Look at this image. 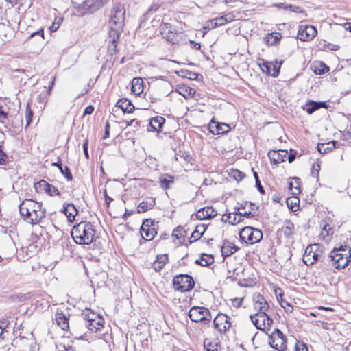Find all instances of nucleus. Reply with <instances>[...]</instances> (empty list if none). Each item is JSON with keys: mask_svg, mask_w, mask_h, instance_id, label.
<instances>
[{"mask_svg": "<svg viewBox=\"0 0 351 351\" xmlns=\"http://www.w3.org/2000/svg\"><path fill=\"white\" fill-rule=\"evenodd\" d=\"M295 351H308V350L304 343L297 341L295 345Z\"/></svg>", "mask_w": 351, "mask_h": 351, "instance_id": "de8ad7c7", "label": "nucleus"}, {"mask_svg": "<svg viewBox=\"0 0 351 351\" xmlns=\"http://www.w3.org/2000/svg\"><path fill=\"white\" fill-rule=\"evenodd\" d=\"M337 141H333L327 143H322L317 145V149L319 153L324 154L332 151L335 148Z\"/></svg>", "mask_w": 351, "mask_h": 351, "instance_id": "7c9ffc66", "label": "nucleus"}, {"mask_svg": "<svg viewBox=\"0 0 351 351\" xmlns=\"http://www.w3.org/2000/svg\"><path fill=\"white\" fill-rule=\"evenodd\" d=\"M95 236L93 225L88 221H81L74 226L71 230V237L77 244L88 245Z\"/></svg>", "mask_w": 351, "mask_h": 351, "instance_id": "7ed1b4c3", "label": "nucleus"}, {"mask_svg": "<svg viewBox=\"0 0 351 351\" xmlns=\"http://www.w3.org/2000/svg\"><path fill=\"white\" fill-rule=\"evenodd\" d=\"M322 250L317 244L308 245L304 252L303 261L306 265H311L320 261L322 258Z\"/></svg>", "mask_w": 351, "mask_h": 351, "instance_id": "1a4fd4ad", "label": "nucleus"}, {"mask_svg": "<svg viewBox=\"0 0 351 351\" xmlns=\"http://www.w3.org/2000/svg\"><path fill=\"white\" fill-rule=\"evenodd\" d=\"M71 343L69 340L63 339L56 343V348L58 351H67Z\"/></svg>", "mask_w": 351, "mask_h": 351, "instance_id": "58836bf2", "label": "nucleus"}, {"mask_svg": "<svg viewBox=\"0 0 351 351\" xmlns=\"http://www.w3.org/2000/svg\"><path fill=\"white\" fill-rule=\"evenodd\" d=\"M328 71H329V68L322 62H317V64L315 65L314 72L315 74L322 75V74L326 73Z\"/></svg>", "mask_w": 351, "mask_h": 351, "instance_id": "e433bc0d", "label": "nucleus"}, {"mask_svg": "<svg viewBox=\"0 0 351 351\" xmlns=\"http://www.w3.org/2000/svg\"><path fill=\"white\" fill-rule=\"evenodd\" d=\"M55 320L56 324L63 330H67L69 328V318L62 313L57 312L56 314Z\"/></svg>", "mask_w": 351, "mask_h": 351, "instance_id": "5701e85b", "label": "nucleus"}, {"mask_svg": "<svg viewBox=\"0 0 351 351\" xmlns=\"http://www.w3.org/2000/svg\"><path fill=\"white\" fill-rule=\"evenodd\" d=\"M62 212L67 217L70 222L75 221V217L78 213V210L73 204H64Z\"/></svg>", "mask_w": 351, "mask_h": 351, "instance_id": "412c9836", "label": "nucleus"}, {"mask_svg": "<svg viewBox=\"0 0 351 351\" xmlns=\"http://www.w3.org/2000/svg\"><path fill=\"white\" fill-rule=\"evenodd\" d=\"M125 10L123 5L120 3H114L112 5L108 21L110 43L117 47L119 36L124 27Z\"/></svg>", "mask_w": 351, "mask_h": 351, "instance_id": "f257e3e1", "label": "nucleus"}, {"mask_svg": "<svg viewBox=\"0 0 351 351\" xmlns=\"http://www.w3.org/2000/svg\"><path fill=\"white\" fill-rule=\"evenodd\" d=\"M178 93L183 95L184 97H186L189 95L194 94L195 90L191 87L182 86L179 87Z\"/></svg>", "mask_w": 351, "mask_h": 351, "instance_id": "4c0bfd02", "label": "nucleus"}, {"mask_svg": "<svg viewBox=\"0 0 351 351\" xmlns=\"http://www.w3.org/2000/svg\"><path fill=\"white\" fill-rule=\"evenodd\" d=\"M217 211L211 206L202 208L196 213V217L199 220L211 219L217 215Z\"/></svg>", "mask_w": 351, "mask_h": 351, "instance_id": "6ab92c4d", "label": "nucleus"}, {"mask_svg": "<svg viewBox=\"0 0 351 351\" xmlns=\"http://www.w3.org/2000/svg\"><path fill=\"white\" fill-rule=\"evenodd\" d=\"M206 225L201 223L196 226L195 230L191 234V238L193 239V241H195L199 239L206 230Z\"/></svg>", "mask_w": 351, "mask_h": 351, "instance_id": "c756f323", "label": "nucleus"}, {"mask_svg": "<svg viewBox=\"0 0 351 351\" xmlns=\"http://www.w3.org/2000/svg\"><path fill=\"white\" fill-rule=\"evenodd\" d=\"M88 140L86 139L83 143V150H84V155L87 159L89 157L88 152Z\"/></svg>", "mask_w": 351, "mask_h": 351, "instance_id": "5fc2aeb1", "label": "nucleus"}, {"mask_svg": "<svg viewBox=\"0 0 351 351\" xmlns=\"http://www.w3.org/2000/svg\"><path fill=\"white\" fill-rule=\"evenodd\" d=\"M221 220L225 223L235 225L242 221V215H239L237 212L230 213L223 215L221 217Z\"/></svg>", "mask_w": 351, "mask_h": 351, "instance_id": "aec40b11", "label": "nucleus"}, {"mask_svg": "<svg viewBox=\"0 0 351 351\" xmlns=\"http://www.w3.org/2000/svg\"><path fill=\"white\" fill-rule=\"evenodd\" d=\"M141 81V80L140 78H134L132 80V91L135 95H139L143 90V87L141 84V82H140Z\"/></svg>", "mask_w": 351, "mask_h": 351, "instance_id": "72a5a7b5", "label": "nucleus"}, {"mask_svg": "<svg viewBox=\"0 0 351 351\" xmlns=\"http://www.w3.org/2000/svg\"><path fill=\"white\" fill-rule=\"evenodd\" d=\"M226 23H230L234 20V15L232 13H228L224 15Z\"/></svg>", "mask_w": 351, "mask_h": 351, "instance_id": "6e6d98bb", "label": "nucleus"}, {"mask_svg": "<svg viewBox=\"0 0 351 351\" xmlns=\"http://www.w3.org/2000/svg\"><path fill=\"white\" fill-rule=\"evenodd\" d=\"M294 225L291 221H286L285 225L282 227V232L285 237L289 238L293 235Z\"/></svg>", "mask_w": 351, "mask_h": 351, "instance_id": "c9c22d12", "label": "nucleus"}, {"mask_svg": "<svg viewBox=\"0 0 351 351\" xmlns=\"http://www.w3.org/2000/svg\"><path fill=\"white\" fill-rule=\"evenodd\" d=\"M163 267H164L163 265H161L160 264L157 263L156 261L153 263V267L155 269V271H160L163 268Z\"/></svg>", "mask_w": 351, "mask_h": 351, "instance_id": "e2e57ef3", "label": "nucleus"}, {"mask_svg": "<svg viewBox=\"0 0 351 351\" xmlns=\"http://www.w3.org/2000/svg\"><path fill=\"white\" fill-rule=\"evenodd\" d=\"M19 211L23 219L31 224H37L45 217V211L39 202L30 199L23 200L19 205Z\"/></svg>", "mask_w": 351, "mask_h": 351, "instance_id": "f03ea898", "label": "nucleus"}, {"mask_svg": "<svg viewBox=\"0 0 351 351\" xmlns=\"http://www.w3.org/2000/svg\"><path fill=\"white\" fill-rule=\"evenodd\" d=\"M250 317L257 329L265 332L270 330L274 322L267 312L264 313H255L250 315Z\"/></svg>", "mask_w": 351, "mask_h": 351, "instance_id": "0eeeda50", "label": "nucleus"}, {"mask_svg": "<svg viewBox=\"0 0 351 351\" xmlns=\"http://www.w3.org/2000/svg\"><path fill=\"white\" fill-rule=\"evenodd\" d=\"M271 63L270 65H268L265 71V73L267 75H269L272 77H277L280 72V68L282 64V62L280 63L279 65H278V62H269Z\"/></svg>", "mask_w": 351, "mask_h": 351, "instance_id": "bb28decb", "label": "nucleus"}, {"mask_svg": "<svg viewBox=\"0 0 351 351\" xmlns=\"http://www.w3.org/2000/svg\"><path fill=\"white\" fill-rule=\"evenodd\" d=\"M156 261L160 264L161 265L165 266L166 263L168 262L167 254H160L157 256Z\"/></svg>", "mask_w": 351, "mask_h": 351, "instance_id": "49530a36", "label": "nucleus"}, {"mask_svg": "<svg viewBox=\"0 0 351 351\" xmlns=\"http://www.w3.org/2000/svg\"><path fill=\"white\" fill-rule=\"evenodd\" d=\"M233 176L234 178H237V176L239 177L240 180H241L243 178V173L242 172H241L239 170H235L234 172H233Z\"/></svg>", "mask_w": 351, "mask_h": 351, "instance_id": "774afa93", "label": "nucleus"}, {"mask_svg": "<svg viewBox=\"0 0 351 351\" xmlns=\"http://www.w3.org/2000/svg\"><path fill=\"white\" fill-rule=\"evenodd\" d=\"M237 250L238 247L234 243L225 241L221 246V254L223 256H229Z\"/></svg>", "mask_w": 351, "mask_h": 351, "instance_id": "b1692460", "label": "nucleus"}, {"mask_svg": "<svg viewBox=\"0 0 351 351\" xmlns=\"http://www.w3.org/2000/svg\"><path fill=\"white\" fill-rule=\"evenodd\" d=\"M239 237L243 241L254 244L259 242L263 239V233L258 229L246 226L240 230Z\"/></svg>", "mask_w": 351, "mask_h": 351, "instance_id": "423d86ee", "label": "nucleus"}, {"mask_svg": "<svg viewBox=\"0 0 351 351\" xmlns=\"http://www.w3.org/2000/svg\"><path fill=\"white\" fill-rule=\"evenodd\" d=\"M322 107H326V104L324 102H316V101L310 100L302 106V108L308 114H311L315 110H317Z\"/></svg>", "mask_w": 351, "mask_h": 351, "instance_id": "4be33fe9", "label": "nucleus"}, {"mask_svg": "<svg viewBox=\"0 0 351 351\" xmlns=\"http://www.w3.org/2000/svg\"><path fill=\"white\" fill-rule=\"evenodd\" d=\"M216 20H217V21H217V23H218V25H219V26H221V25H224V24L227 23H226V20H225L224 15H223V16H219V17H216Z\"/></svg>", "mask_w": 351, "mask_h": 351, "instance_id": "13d9d810", "label": "nucleus"}, {"mask_svg": "<svg viewBox=\"0 0 351 351\" xmlns=\"http://www.w3.org/2000/svg\"><path fill=\"white\" fill-rule=\"evenodd\" d=\"M83 316L89 330L97 332L103 326L104 319L95 313L86 310L83 313Z\"/></svg>", "mask_w": 351, "mask_h": 351, "instance_id": "9d476101", "label": "nucleus"}, {"mask_svg": "<svg viewBox=\"0 0 351 351\" xmlns=\"http://www.w3.org/2000/svg\"><path fill=\"white\" fill-rule=\"evenodd\" d=\"M109 129H110V125L109 123L107 121L105 125V134L104 138H106L109 136Z\"/></svg>", "mask_w": 351, "mask_h": 351, "instance_id": "0e129e2a", "label": "nucleus"}, {"mask_svg": "<svg viewBox=\"0 0 351 351\" xmlns=\"http://www.w3.org/2000/svg\"><path fill=\"white\" fill-rule=\"evenodd\" d=\"M189 316L194 322H202L204 324L211 321L212 316L209 310L205 307L193 306L189 312Z\"/></svg>", "mask_w": 351, "mask_h": 351, "instance_id": "6e6552de", "label": "nucleus"}, {"mask_svg": "<svg viewBox=\"0 0 351 351\" xmlns=\"http://www.w3.org/2000/svg\"><path fill=\"white\" fill-rule=\"evenodd\" d=\"M155 205V199L150 198L149 201H143L137 206V213H142L151 210Z\"/></svg>", "mask_w": 351, "mask_h": 351, "instance_id": "cd10ccee", "label": "nucleus"}, {"mask_svg": "<svg viewBox=\"0 0 351 351\" xmlns=\"http://www.w3.org/2000/svg\"><path fill=\"white\" fill-rule=\"evenodd\" d=\"M241 302H242V299H240V298H235L234 300H233V305L234 306H236V307H239L241 304Z\"/></svg>", "mask_w": 351, "mask_h": 351, "instance_id": "338daca9", "label": "nucleus"}, {"mask_svg": "<svg viewBox=\"0 0 351 351\" xmlns=\"http://www.w3.org/2000/svg\"><path fill=\"white\" fill-rule=\"evenodd\" d=\"M238 269L237 268H235L234 270H233V276H232L230 274H231V271L230 269H228V276L227 277L228 278H236L237 276L239 275V272L237 271Z\"/></svg>", "mask_w": 351, "mask_h": 351, "instance_id": "052dcab7", "label": "nucleus"}, {"mask_svg": "<svg viewBox=\"0 0 351 351\" xmlns=\"http://www.w3.org/2000/svg\"><path fill=\"white\" fill-rule=\"evenodd\" d=\"M238 213H239V215H242V218L243 217H246L247 218H250V217H252L253 216H254L255 213H252L251 211H249V212H244V213H241V212H239L238 210Z\"/></svg>", "mask_w": 351, "mask_h": 351, "instance_id": "bf43d9fd", "label": "nucleus"}, {"mask_svg": "<svg viewBox=\"0 0 351 351\" xmlns=\"http://www.w3.org/2000/svg\"><path fill=\"white\" fill-rule=\"evenodd\" d=\"M215 328L220 333H225L229 330L232 324L230 322V318L225 314H218L213 320Z\"/></svg>", "mask_w": 351, "mask_h": 351, "instance_id": "ddd939ff", "label": "nucleus"}, {"mask_svg": "<svg viewBox=\"0 0 351 351\" xmlns=\"http://www.w3.org/2000/svg\"><path fill=\"white\" fill-rule=\"evenodd\" d=\"M214 262V258L212 255L203 254L200 259H197L195 263L201 265L202 266L210 265Z\"/></svg>", "mask_w": 351, "mask_h": 351, "instance_id": "2f4dec72", "label": "nucleus"}, {"mask_svg": "<svg viewBox=\"0 0 351 351\" xmlns=\"http://www.w3.org/2000/svg\"><path fill=\"white\" fill-rule=\"evenodd\" d=\"M267 43L268 45H273L277 43L279 40V37L277 35H274V34H269L266 37Z\"/></svg>", "mask_w": 351, "mask_h": 351, "instance_id": "37998d69", "label": "nucleus"}, {"mask_svg": "<svg viewBox=\"0 0 351 351\" xmlns=\"http://www.w3.org/2000/svg\"><path fill=\"white\" fill-rule=\"evenodd\" d=\"M287 203L288 206L290 207V208L292 210H294L295 208V210H297L296 208H297V204L299 203V199L295 197L288 198L287 200Z\"/></svg>", "mask_w": 351, "mask_h": 351, "instance_id": "ea45409f", "label": "nucleus"}, {"mask_svg": "<svg viewBox=\"0 0 351 351\" xmlns=\"http://www.w3.org/2000/svg\"><path fill=\"white\" fill-rule=\"evenodd\" d=\"M276 6L279 8H282L283 10H289L295 13H303L304 11L299 6L291 5V4H286V3H278Z\"/></svg>", "mask_w": 351, "mask_h": 351, "instance_id": "473e14b6", "label": "nucleus"}, {"mask_svg": "<svg viewBox=\"0 0 351 351\" xmlns=\"http://www.w3.org/2000/svg\"><path fill=\"white\" fill-rule=\"evenodd\" d=\"M163 36L169 41L174 43L176 40L177 34L173 30H168Z\"/></svg>", "mask_w": 351, "mask_h": 351, "instance_id": "a19ab883", "label": "nucleus"}, {"mask_svg": "<svg viewBox=\"0 0 351 351\" xmlns=\"http://www.w3.org/2000/svg\"><path fill=\"white\" fill-rule=\"evenodd\" d=\"M173 284L176 290L184 293L191 291L195 285V282L191 276L180 274L173 278Z\"/></svg>", "mask_w": 351, "mask_h": 351, "instance_id": "39448f33", "label": "nucleus"}, {"mask_svg": "<svg viewBox=\"0 0 351 351\" xmlns=\"http://www.w3.org/2000/svg\"><path fill=\"white\" fill-rule=\"evenodd\" d=\"M94 111V107L92 105L88 106L84 111V116L86 114H91Z\"/></svg>", "mask_w": 351, "mask_h": 351, "instance_id": "4d7b16f0", "label": "nucleus"}, {"mask_svg": "<svg viewBox=\"0 0 351 351\" xmlns=\"http://www.w3.org/2000/svg\"><path fill=\"white\" fill-rule=\"evenodd\" d=\"M117 106L120 108L123 112L130 113L134 110V105L128 99H121L117 102Z\"/></svg>", "mask_w": 351, "mask_h": 351, "instance_id": "393cba45", "label": "nucleus"}, {"mask_svg": "<svg viewBox=\"0 0 351 351\" xmlns=\"http://www.w3.org/2000/svg\"><path fill=\"white\" fill-rule=\"evenodd\" d=\"M168 30H171V27L169 23H164L161 25V34H165Z\"/></svg>", "mask_w": 351, "mask_h": 351, "instance_id": "603ef678", "label": "nucleus"}, {"mask_svg": "<svg viewBox=\"0 0 351 351\" xmlns=\"http://www.w3.org/2000/svg\"><path fill=\"white\" fill-rule=\"evenodd\" d=\"M269 343L278 351H285L287 348V338L279 329H275L269 336Z\"/></svg>", "mask_w": 351, "mask_h": 351, "instance_id": "9b49d317", "label": "nucleus"}, {"mask_svg": "<svg viewBox=\"0 0 351 351\" xmlns=\"http://www.w3.org/2000/svg\"><path fill=\"white\" fill-rule=\"evenodd\" d=\"M40 34L42 38H44L43 29H40V30H38L37 32H35L31 34L29 37L32 38V37H34L36 35H40Z\"/></svg>", "mask_w": 351, "mask_h": 351, "instance_id": "69168bd1", "label": "nucleus"}, {"mask_svg": "<svg viewBox=\"0 0 351 351\" xmlns=\"http://www.w3.org/2000/svg\"><path fill=\"white\" fill-rule=\"evenodd\" d=\"M254 308L257 311L256 313H264L267 312L269 308L266 300L260 293H256L253 295Z\"/></svg>", "mask_w": 351, "mask_h": 351, "instance_id": "2eb2a0df", "label": "nucleus"}, {"mask_svg": "<svg viewBox=\"0 0 351 351\" xmlns=\"http://www.w3.org/2000/svg\"><path fill=\"white\" fill-rule=\"evenodd\" d=\"M287 155L288 152L287 150H271L268 152V157L271 162L275 164L284 162Z\"/></svg>", "mask_w": 351, "mask_h": 351, "instance_id": "a211bd4d", "label": "nucleus"}, {"mask_svg": "<svg viewBox=\"0 0 351 351\" xmlns=\"http://www.w3.org/2000/svg\"><path fill=\"white\" fill-rule=\"evenodd\" d=\"M165 119L160 116H157L150 119L149 125L156 132H160Z\"/></svg>", "mask_w": 351, "mask_h": 351, "instance_id": "a878e982", "label": "nucleus"}, {"mask_svg": "<svg viewBox=\"0 0 351 351\" xmlns=\"http://www.w3.org/2000/svg\"><path fill=\"white\" fill-rule=\"evenodd\" d=\"M173 182V179L170 176L164 177L160 180V184L163 189H168L169 187V184Z\"/></svg>", "mask_w": 351, "mask_h": 351, "instance_id": "79ce46f5", "label": "nucleus"}, {"mask_svg": "<svg viewBox=\"0 0 351 351\" xmlns=\"http://www.w3.org/2000/svg\"><path fill=\"white\" fill-rule=\"evenodd\" d=\"M208 129L213 134H221L228 132L230 127L226 123H219L212 119L209 123Z\"/></svg>", "mask_w": 351, "mask_h": 351, "instance_id": "dca6fc26", "label": "nucleus"}, {"mask_svg": "<svg viewBox=\"0 0 351 351\" xmlns=\"http://www.w3.org/2000/svg\"><path fill=\"white\" fill-rule=\"evenodd\" d=\"M204 346L206 351H219V343L217 339H205Z\"/></svg>", "mask_w": 351, "mask_h": 351, "instance_id": "c85d7f7f", "label": "nucleus"}, {"mask_svg": "<svg viewBox=\"0 0 351 351\" xmlns=\"http://www.w3.org/2000/svg\"><path fill=\"white\" fill-rule=\"evenodd\" d=\"M216 21H217L216 18L209 21L208 22V28H215V27H219V25H218V23H217Z\"/></svg>", "mask_w": 351, "mask_h": 351, "instance_id": "864d4df0", "label": "nucleus"}, {"mask_svg": "<svg viewBox=\"0 0 351 351\" xmlns=\"http://www.w3.org/2000/svg\"><path fill=\"white\" fill-rule=\"evenodd\" d=\"M295 181L299 180V179L297 178H295ZM296 184H297V186H293V183L289 184V189H290V190L292 191L293 195H298L300 193L299 183L298 182H296Z\"/></svg>", "mask_w": 351, "mask_h": 351, "instance_id": "09e8293b", "label": "nucleus"}, {"mask_svg": "<svg viewBox=\"0 0 351 351\" xmlns=\"http://www.w3.org/2000/svg\"><path fill=\"white\" fill-rule=\"evenodd\" d=\"M320 170V165L315 163L312 165L311 175V176L317 178L319 176V171Z\"/></svg>", "mask_w": 351, "mask_h": 351, "instance_id": "c03bdc74", "label": "nucleus"}, {"mask_svg": "<svg viewBox=\"0 0 351 351\" xmlns=\"http://www.w3.org/2000/svg\"><path fill=\"white\" fill-rule=\"evenodd\" d=\"M258 64L262 71L264 73L266 68L269 66L268 65H270L271 63L268 61H265L264 59H259L258 62Z\"/></svg>", "mask_w": 351, "mask_h": 351, "instance_id": "3c124183", "label": "nucleus"}, {"mask_svg": "<svg viewBox=\"0 0 351 351\" xmlns=\"http://www.w3.org/2000/svg\"><path fill=\"white\" fill-rule=\"evenodd\" d=\"M33 112L29 108V105H27L26 110H25V120L27 122V126L29 125L32 121Z\"/></svg>", "mask_w": 351, "mask_h": 351, "instance_id": "a18cd8bd", "label": "nucleus"}, {"mask_svg": "<svg viewBox=\"0 0 351 351\" xmlns=\"http://www.w3.org/2000/svg\"><path fill=\"white\" fill-rule=\"evenodd\" d=\"M317 29L312 25H300L298 29V38L302 41L312 40L317 35Z\"/></svg>", "mask_w": 351, "mask_h": 351, "instance_id": "4468645a", "label": "nucleus"}, {"mask_svg": "<svg viewBox=\"0 0 351 351\" xmlns=\"http://www.w3.org/2000/svg\"><path fill=\"white\" fill-rule=\"evenodd\" d=\"M8 161L7 154L2 150V147L0 145V165H5Z\"/></svg>", "mask_w": 351, "mask_h": 351, "instance_id": "8fccbe9b", "label": "nucleus"}, {"mask_svg": "<svg viewBox=\"0 0 351 351\" xmlns=\"http://www.w3.org/2000/svg\"><path fill=\"white\" fill-rule=\"evenodd\" d=\"M36 188H38L41 190L45 191L50 196L60 195V193L58 190L53 185L49 184L47 181L42 180L36 184Z\"/></svg>", "mask_w": 351, "mask_h": 351, "instance_id": "f3484780", "label": "nucleus"}, {"mask_svg": "<svg viewBox=\"0 0 351 351\" xmlns=\"http://www.w3.org/2000/svg\"><path fill=\"white\" fill-rule=\"evenodd\" d=\"M155 226L156 224L151 219H145L141 227L142 237L147 241L152 240L157 234Z\"/></svg>", "mask_w": 351, "mask_h": 351, "instance_id": "f8f14e48", "label": "nucleus"}, {"mask_svg": "<svg viewBox=\"0 0 351 351\" xmlns=\"http://www.w3.org/2000/svg\"><path fill=\"white\" fill-rule=\"evenodd\" d=\"M53 165L58 167L62 174L64 175L68 180H72V174L67 166L63 167L60 162L53 163Z\"/></svg>", "mask_w": 351, "mask_h": 351, "instance_id": "f704fd0d", "label": "nucleus"}, {"mask_svg": "<svg viewBox=\"0 0 351 351\" xmlns=\"http://www.w3.org/2000/svg\"><path fill=\"white\" fill-rule=\"evenodd\" d=\"M256 186L258 190V191L261 193V194H264L265 193V191H264V189L263 187V186L261 185V182L259 180V179H257V181L256 182Z\"/></svg>", "mask_w": 351, "mask_h": 351, "instance_id": "680f3d73", "label": "nucleus"}, {"mask_svg": "<svg viewBox=\"0 0 351 351\" xmlns=\"http://www.w3.org/2000/svg\"><path fill=\"white\" fill-rule=\"evenodd\" d=\"M351 260V247L347 245H341L339 248H335L326 257V261L330 263L336 269L345 268Z\"/></svg>", "mask_w": 351, "mask_h": 351, "instance_id": "20e7f679", "label": "nucleus"}]
</instances>
